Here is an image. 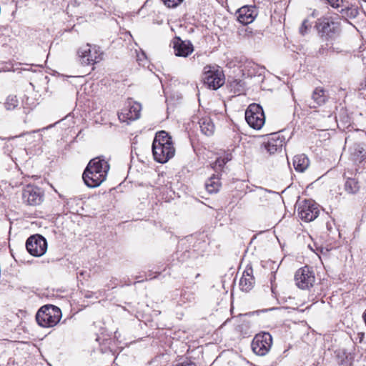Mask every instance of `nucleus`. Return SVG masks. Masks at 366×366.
Wrapping results in <instances>:
<instances>
[{
    "label": "nucleus",
    "mask_w": 366,
    "mask_h": 366,
    "mask_svg": "<svg viewBox=\"0 0 366 366\" xmlns=\"http://www.w3.org/2000/svg\"><path fill=\"white\" fill-rule=\"evenodd\" d=\"M36 314H38L39 317H41L43 315H49L52 316L53 318L59 320V321H60L62 316L61 310L52 305L42 306Z\"/></svg>",
    "instance_id": "obj_18"
},
{
    "label": "nucleus",
    "mask_w": 366,
    "mask_h": 366,
    "mask_svg": "<svg viewBox=\"0 0 366 366\" xmlns=\"http://www.w3.org/2000/svg\"><path fill=\"white\" fill-rule=\"evenodd\" d=\"M27 101H29V98H27ZM27 104L29 105L31 108L33 107H35L37 104V102L36 100L30 101V102H27Z\"/></svg>",
    "instance_id": "obj_34"
},
{
    "label": "nucleus",
    "mask_w": 366,
    "mask_h": 366,
    "mask_svg": "<svg viewBox=\"0 0 366 366\" xmlns=\"http://www.w3.org/2000/svg\"><path fill=\"white\" fill-rule=\"evenodd\" d=\"M312 16H315V15H316V14H315V11H313V12H312Z\"/></svg>",
    "instance_id": "obj_38"
},
{
    "label": "nucleus",
    "mask_w": 366,
    "mask_h": 366,
    "mask_svg": "<svg viewBox=\"0 0 366 366\" xmlns=\"http://www.w3.org/2000/svg\"><path fill=\"white\" fill-rule=\"evenodd\" d=\"M33 133L36 134L38 137V140H40V135L39 134H37V132H34Z\"/></svg>",
    "instance_id": "obj_37"
},
{
    "label": "nucleus",
    "mask_w": 366,
    "mask_h": 366,
    "mask_svg": "<svg viewBox=\"0 0 366 366\" xmlns=\"http://www.w3.org/2000/svg\"><path fill=\"white\" fill-rule=\"evenodd\" d=\"M310 165L308 157L304 154H297L293 158V166L295 169L298 172H304Z\"/></svg>",
    "instance_id": "obj_19"
},
{
    "label": "nucleus",
    "mask_w": 366,
    "mask_h": 366,
    "mask_svg": "<svg viewBox=\"0 0 366 366\" xmlns=\"http://www.w3.org/2000/svg\"><path fill=\"white\" fill-rule=\"evenodd\" d=\"M342 16L345 19H353L359 14L358 8L356 6H347L341 10Z\"/></svg>",
    "instance_id": "obj_25"
},
{
    "label": "nucleus",
    "mask_w": 366,
    "mask_h": 366,
    "mask_svg": "<svg viewBox=\"0 0 366 366\" xmlns=\"http://www.w3.org/2000/svg\"><path fill=\"white\" fill-rule=\"evenodd\" d=\"M233 84H236L237 85L240 84H241V81L235 80V81H234Z\"/></svg>",
    "instance_id": "obj_36"
},
{
    "label": "nucleus",
    "mask_w": 366,
    "mask_h": 366,
    "mask_svg": "<svg viewBox=\"0 0 366 366\" xmlns=\"http://www.w3.org/2000/svg\"><path fill=\"white\" fill-rule=\"evenodd\" d=\"M174 53L177 56L187 57L194 51L192 44L189 41H182L175 37L172 41Z\"/></svg>",
    "instance_id": "obj_13"
},
{
    "label": "nucleus",
    "mask_w": 366,
    "mask_h": 366,
    "mask_svg": "<svg viewBox=\"0 0 366 366\" xmlns=\"http://www.w3.org/2000/svg\"><path fill=\"white\" fill-rule=\"evenodd\" d=\"M43 197L44 193L38 187L28 184L24 188V199L26 198L29 205L36 206L40 204L43 200Z\"/></svg>",
    "instance_id": "obj_14"
},
{
    "label": "nucleus",
    "mask_w": 366,
    "mask_h": 366,
    "mask_svg": "<svg viewBox=\"0 0 366 366\" xmlns=\"http://www.w3.org/2000/svg\"><path fill=\"white\" fill-rule=\"evenodd\" d=\"M295 285L301 290H309L315 282V276L312 267L305 266L297 269L295 274Z\"/></svg>",
    "instance_id": "obj_8"
},
{
    "label": "nucleus",
    "mask_w": 366,
    "mask_h": 366,
    "mask_svg": "<svg viewBox=\"0 0 366 366\" xmlns=\"http://www.w3.org/2000/svg\"><path fill=\"white\" fill-rule=\"evenodd\" d=\"M345 190L350 194L356 193L359 189L357 182L355 179H348L345 184Z\"/></svg>",
    "instance_id": "obj_26"
},
{
    "label": "nucleus",
    "mask_w": 366,
    "mask_h": 366,
    "mask_svg": "<svg viewBox=\"0 0 366 366\" xmlns=\"http://www.w3.org/2000/svg\"><path fill=\"white\" fill-rule=\"evenodd\" d=\"M199 127L202 134L210 136L214 133V125L209 117H204L199 121Z\"/></svg>",
    "instance_id": "obj_20"
},
{
    "label": "nucleus",
    "mask_w": 366,
    "mask_h": 366,
    "mask_svg": "<svg viewBox=\"0 0 366 366\" xmlns=\"http://www.w3.org/2000/svg\"><path fill=\"white\" fill-rule=\"evenodd\" d=\"M224 162L227 163L229 161L232 159V154L230 153H227L224 155V157H222Z\"/></svg>",
    "instance_id": "obj_33"
},
{
    "label": "nucleus",
    "mask_w": 366,
    "mask_h": 366,
    "mask_svg": "<svg viewBox=\"0 0 366 366\" xmlns=\"http://www.w3.org/2000/svg\"><path fill=\"white\" fill-rule=\"evenodd\" d=\"M328 229H331V227H329V224L327 225Z\"/></svg>",
    "instance_id": "obj_40"
},
{
    "label": "nucleus",
    "mask_w": 366,
    "mask_h": 366,
    "mask_svg": "<svg viewBox=\"0 0 366 366\" xmlns=\"http://www.w3.org/2000/svg\"><path fill=\"white\" fill-rule=\"evenodd\" d=\"M204 83L212 89H217L224 84L222 71L214 66H206L204 68Z\"/></svg>",
    "instance_id": "obj_5"
},
{
    "label": "nucleus",
    "mask_w": 366,
    "mask_h": 366,
    "mask_svg": "<svg viewBox=\"0 0 366 366\" xmlns=\"http://www.w3.org/2000/svg\"><path fill=\"white\" fill-rule=\"evenodd\" d=\"M236 14L237 20L245 25L252 23L257 15L254 7L248 6L241 7Z\"/></svg>",
    "instance_id": "obj_15"
},
{
    "label": "nucleus",
    "mask_w": 366,
    "mask_h": 366,
    "mask_svg": "<svg viewBox=\"0 0 366 366\" xmlns=\"http://www.w3.org/2000/svg\"><path fill=\"white\" fill-rule=\"evenodd\" d=\"M162 1L169 8H175L183 1V0H162Z\"/></svg>",
    "instance_id": "obj_29"
},
{
    "label": "nucleus",
    "mask_w": 366,
    "mask_h": 366,
    "mask_svg": "<svg viewBox=\"0 0 366 366\" xmlns=\"http://www.w3.org/2000/svg\"><path fill=\"white\" fill-rule=\"evenodd\" d=\"M109 170L108 162L103 157H97L89 161L82 178L87 187H97L106 180Z\"/></svg>",
    "instance_id": "obj_1"
},
{
    "label": "nucleus",
    "mask_w": 366,
    "mask_h": 366,
    "mask_svg": "<svg viewBox=\"0 0 366 366\" xmlns=\"http://www.w3.org/2000/svg\"><path fill=\"white\" fill-rule=\"evenodd\" d=\"M319 212L317 204L311 199L304 200L297 204L298 216L305 222L313 221L318 217Z\"/></svg>",
    "instance_id": "obj_7"
},
{
    "label": "nucleus",
    "mask_w": 366,
    "mask_h": 366,
    "mask_svg": "<svg viewBox=\"0 0 366 366\" xmlns=\"http://www.w3.org/2000/svg\"><path fill=\"white\" fill-rule=\"evenodd\" d=\"M77 54L81 64L84 66L94 65L103 58V52L100 48L89 44L81 46Z\"/></svg>",
    "instance_id": "obj_3"
},
{
    "label": "nucleus",
    "mask_w": 366,
    "mask_h": 366,
    "mask_svg": "<svg viewBox=\"0 0 366 366\" xmlns=\"http://www.w3.org/2000/svg\"><path fill=\"white\" fill-rule=\"evenodd\" d=\"M245 119L253 129H260L265 122L263 109L257 104H250L245 112Z\"/></svg>",
    "instance_id": "obj_4"
},
{
    "label": "nucleus",
    "mask_w": 366,
    "mask_h": 366,
    "mask_svg": "<svg viewBox=\"0 0 366 366\" xmlns=\"http://www.w3.org/2000/svg\"><path fill=\"white\" fill-rule=\"evenodd\" d=\"M226 164V162H224V160L223 159V158L222 157L217 158L216 159V161L214 162V164H212V167L214 169H221L222 168V167Z\"/></svg>",
    "instance_id": "obj_30"
},
{
    "label": "nucleus",
    "mask_w": 366,
    "mask_h": 366,
    "mask_svg": "<svg viewBox=\"0 0 366 366\" xmlns=\"http://www.w3.org/2000/svg\"><path fill=\"white\" fill-rule=\"evenodd\" d=\"M350 156L351 159L357 163H361L366 160V152H365L364 148L360 144L354 147Z\"/></svg>",
    "instance_id": "obj_21"
},
{
    "label": "nucleus",
    "mask_w": 366,
    "mask_h": 366,
    "mask_svg": "<svg viewBox=\"0 0 366 366\" xmlns=\"http://www.w3.org/2000/svg\"><path fill=\"white\" fill-rule=\"evenodd\" d=\"M36 320L43 327H54L59 322V320L54 319L49 315H43L41 317H39L38 314L36 315Z\"/></svg>",
    "instance_id": "obj_23"
},
{
    "label": "nucleus",
    "mask_w": 366,
    "mask_h": 366,
    "mask_svg": "<svg viewBox=\"0 0 366 366\" xmlns=\"http://www.w3.org/2000/svg\"><path fill=\"white\" fill-rule=\"evenodd\" d=\"M28 252L34 257H41L47 250V242L41 234H34L26 242Z\"/></svg>",
    "instance_id": "obj_9"
},
{
    "label": "nucleus",
    "mask_w": 366,
    "mask_h": 366,
    "mask_svg": "<svg viewBox=\"0 0 366 366\" xmlns=\"http://www.w3.org/2000/svg\"><path fill=\"white\" fill-rule=\"evenodd\" d=\"M315 28L318 34L325 40L333 39L339 31V24L331 16H324L317 19Z\"/></svg>",
    "instance_id": "obj_2"
},
{
    "label": "nucleus",
    "mask_w": 366,
    "mask_h": 366,
    "mask_svg": "<svg viewBox=\"0 0 366 366\" xmlns=\"http://www.w3.org/2000/svg\"><path fill=\"white\" fill-rule=\"evenodd\" d=\"M18 105V99L16 96L10 95L5 102V107L8 110L14 109Z\"/></svg>",
    "instance_id": "obj_27"
},
{
    "label": "nucleus",
    "mask_w": 366,
    "mask_h": 366,
    "mask_svg": "<svg viewBox=\"0 0 366 366\" xmlns=\"http://www.w3.org/2000/svg\"><path fill=\"white\" fill-rule=\"evenodd\" d=\"M16 70H19V69H16ZM18 74H21V69L18 71Z\"/></svg>",
    "instance_id": "obj_39"
},
{
    "label": "nucleus",
    "mask_w": 366,
    "mask_h": 366,
    "mask_svg": "<svg viewBox=\"0 0 366 366\" xmlns=\"http://www.w3.org/2000/svg\"><path fill=\"white\" fill-rule=\"evenodd\" d=\"M254 285V278L253 277V269L252 267H247L239 280L240 290L244 292H249L252 289Z\"/></svg>",
    "instance_id": "obj_16"
},
{
    "label": "nucleus",
    "mask_w": 366,
    "mask_h": 366,
    "mask_svg": "<svg viewBox=\"0 0 366 366\" xmlns=\"http://www.w3.org/2000/svg\"><path fill=\"white\" fill-rule=\"evenodd\" d=\"M327 99L326 92L321 87L316 88L312 94V102L308 104L310 108H317L324 104Z\"/></svg>",
    "instance_id": "obj_17"
},
{
    "label": "nucleus",
    "mask_w": 366,
    "mask_h": 366,
    "mask_svg": "<svg viewBox=\"0 0 366 366\" xmlns=\"http://www.w3.org/2000/svg\"><path fill=\"white\" fill-rule=\"evenodd\" d=\"M221 187V182L219 179L216 175L212 176L205 183V188L207 191L210 193H217Z\"/></svg>",
    "instance_id": "obj_22"
},
{
    "label": "nucleus",
    "mask_w": 366,
    "mask_h": 366,
    "mask_svg": "<svg viewBox=\"0 0 366 366\" xmlns=\"http://www.w3.org/2000/svg\"><path fill=\"white\" fill-rule=\"evenodd\" d=\"M167 144H172L171 137L165 131H160L156 134L152 147Z\"/></svg>",
    "instance_id": "obj_24"
},
{
    "label": "nucleus",
    "mask_w": 366,
    "mask_h": 366,
    "mask_svg": "<svg viewBox=\"0 0 366 366\" xmlns=\"http://www.w3.org/2000/svg\"><path fill=\"white\" fill-rule=\"evenodd\" d=\"M312 27V25L309 22V20L308 19H305L302 23V25L300 27V33L302 34V35H305L307 34L310 29Z\"/></svg>",
    "instance_id": "obj_28"
},
{
    "label": "nucleus",
    "mask_w": 366,
    "mask_h": 366,
    "mask_svg": "<svg viewBox=\"0 0 366 366\" xmlns=\"http://www.w3.org/2000/svg\"><path fill=\"white\" fill-rule=\"evenodd\" d=\"M142 106L139 103L129 101L118 117L119 120L124 122L128 120L134 121L139 118Z\"/></svg>",
    "instance_id": "obj_10"
},
{
    "label": "nucleus",
    "mask_w": 366,
    "mask_h": 366,
    "mask_svg": "<svg viewBox=\"0 0 366 366\" xmlns=\"http://www.w3.org/2000/svg\"><path fill=\"white\" fill-rule=\"evenodd\" d=\"M154 159L159 163H166L174 157L175 149L173 144L152 147Z\"/></svg>",
    "instance_id": "obj_11"
},
{
    "label": "nucleus",
    "mask_w": 366,
    "mask_h": 366,
    "mask_svg": "<svg viewBox=\"0 0 366 366\" xmlns=\"http://www.w3.org/2000/svg\"><path fill=\"white\" fill-rule=\"evenodd\" d=\"M284 144V136L279 132H276L270 134L267 141L264 143V147L269 154H274L282 151Z\"/></svg>",
    "instance_id": "obj_12"
},
{
    "label": "nucleus",
    "mask_w": 366,
    "mask_h": 366,
    "mask_svg": "<svg viewBox=\"0 0 366 366\" xmlns=\"http://www.w3.org/2000/svg\"><path fill=\"white\" fill-rule=\"evenodd\" d=\"M272 345V335L268 332L257 334L252 342V349L253 352L259 356H264L268 353Z\"/></svg>",
    "instance_id": "obj_6"
},
{
    "label": "nucleus",
    "mask_w": 366,
    "mask_h": 366,
    "mask_svg": "<svg viewBox=\"0 0 366 366\" xmlns=\"http://www.w3.org/2000/svg\"><path fill=\"white\" fill-rule=\"evenodd\" d=\"M332 7H339L342 0H326Z\"/></svg>",
    "instance_id": "obj_31"
},
{
    "label": "nucleus",
    "mask_w": 366,
    "mask_h": 366,
    "mask_svg": "<svg viewBox=\"0 0 366 366\" xmlns=\"http://www.w3.org/2000/svg\"><path fill=\"white\" fill-rule=\"evenodd\" d=\"M362 318H363L364 322H365V325H366V310H365L364 311V312H363Z\"/></svg>",
    "instance_id": "obj_35"
},
{
    "label": "nucleus",
    "mask_w": 366,
    "mask_h": 366,
    "mask_svg": "<svg viewBox=\"0 0 366 366\" xmlns=\"http://www.w3.org/2000/svg\"><path fill=\"white\" fill-rule=\"evenodd\" d=\"M175 366H196V365H195L194 362L189 361V360H187V361L182 362L181 363L177 364Z\"/></svg>",
    "instance_id": "obj_32"
}]
</instances>
